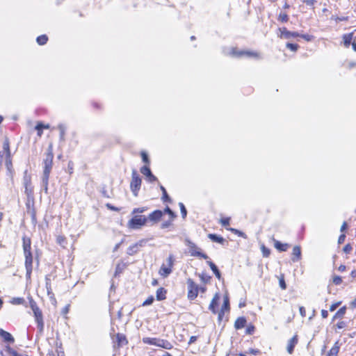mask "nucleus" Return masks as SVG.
I'll list each match as a JSON object with an SVG mask.
<instances>
[{"instance_id":"f257e3e1","label":"nucleus","mask_w":356,"mask_h":356,"mask_svg":"<svg viewBox=\"0 0 356 356\" xmlns=\"http://www.w3.org/2000/svg\"><path fill=\"white\" fill-rule=\"evenodd\" d=\"M53 167L52 157H47L43 161V174L42 177V183L44 190L46 193L48 191L49 175Z\"/></svg>"},{"instance_id":"f03ea898","label":"nucleus","mask_w":356,"mask_h":356,"mask_svg":"<svg viewBox=\"0 0 356 356\" xmlns=\"http://www.w3.org/2000/svg\"><path fill=\"white\" fill-rule=\"evenodd\" d=\"M147 218L145 216L134 215V216L129 220L128 227L132 229H138L141 227L146 225Z\"/></svg>"},{"instance_id":"7ed1b4c3","label":"nucleus","mask_w":356,"mask_h":356,"mask_svg":"<svg viewBox=\"0 0 356 356\" xmlns=\"http://www.w3.org/2000/svg\"><path fill=\"white\" fill-rule=\"evenodd\" d=\"M141 182V179L139 175L137 173V171L136 170H133L131 181L130 183V188L135 197L138 196V191L140 189Z\"/></svg>"},{"instance_id":"20e7f679","label":"nucleus","mask_w":356,"mask_h":356,"mask_svg":"<svg viewBox=\"0 0 356 356\" xmlns=\"http://www.w3.org/2000/svg\"><path fill=\"white\" fill-rule=\"evenodd\" d=\"M187 285H188V298L189 300H193L197 296L198 291H199V286L191 278L188 279Z\"/></svg>"},{"instance_id":"39448f33","label":"nucleus","mask_w":356,"mask_h":356,"mask_svg":"<svg viewBox=\"0 0 356 356\" xmlns=\"http://www.w3.org/2000/svg\"><path fill=\"white\" fill-rule=\"evenodd\" d=\"M188 243L189 252L191 256L198 257L204 259H207L209 258L206 254L200 251V249L194 243L191 241H188Z\"/></svg>"},{"instance_id":"423d86ee","label":"nucleus","mask_w":356,"mask_h":356,"mask_svg":"<svg viewBox=\"0 0 356 356\" xmlns=\"http://www.w3.org/2000/svg\"><path fill=\"white\" fill-rule=\"evenodd\" d=\"M25 257L26 277L30 278L33 270V256L31 252L24 254Z\"/></svg>"},{"instance_id":"0eeeda50","label":"nucleus","mask_w":356,"mask_h":356,"mask_svg":"<svg viewBox=\"0 0 356 356\" xmlns=\"http://www.w3.org/2000/svg\"><path fill=\"white\" fill-rule=\"evenodd\" d=\"M35 317V321L37 323V327L38 330V332L41 334L44 331V321H43V315L42 311L38 312H35L33 314Z\"/></svg>"},{"instance_id":"6e6552de","label":"nucleus","mask_w":356,"mask_h":356,"mask_svg":"<svg viewBox=\"0 0 356 356\" xmlns=\"http://www.w3.org/2000/svg\"><path fill=\"white\" fill-rule=\"evenodd\" d=\"M233 55L241 57V56H246V57H254L258 58L259 54L257 52L251 51H238L236 49L232 50Z\"/></svg>"},{"instance_id":"1a4fd4ad","label":"nucleus","mask_w":356,"mask_h":356,"mask_svg":"<svg viewBox=\"0 0 356 356\" xmlns=\"http://www.w3.org/2000/svg\"><path fill=\"white\" fill-rule=\"evenodd\" d=\"M279 31L280 32V38H284L286 39H290L291 38H296L300 36V34L298 32H292L289 31L286 29V28H280Z\"/></svg>"},{"instance_id":"9d476101","label":"nucleus","mask_w":356,"mask_h":356,"mask_svg":"<svg viewBox=\"0 0 356 356\" xmlns=\"http://www.w3.org/2000/svg\"><path fill=\"white\" fill-rule=\"evenodd\" d=\"M163 213V212L161 210H155L147 218V220H149L152 222H156L161 218Z\"/></svg>"},{"instance_id":"9b49d317","label":"nucleus","mask_w":356,"mask_h":356,"mask_svg":"<svg viewBox=\"0 0 356 356\" xmlns=\"http://www.w3.org/2000/svg\"><path fill=\"white\" fill-rule=\"evenodd\" d=\"M144 241H140L139 242L131 245L127 249V254L129 255H134L137 253L139 250V247H142L143 245Z\"/></svg>"},{"instance_id":"f8f14e48","label":"nucleus","mask_w":356,"mask_h":356,"mask_svg":"<svg viewBox=\"0 0 356 356\" xmlns=\"http://www.w3.org/2000/svg\"><path fill=\"white\" fill-rule=\"evenodd\" d=\"M220 299V296L218 293H216L209 306V309L212 312L213 314H216L217 313L216 308L218 305V300Z\"/></svg>"},{"instance_id":"ddd939ff","label":"nucleus","mask_w":356,"mask_h":356,"mask_svg":"<svg viewBox=\"0 0 356 356\" xmlns=\"http://www.w3.org/2000/svg\"><path fill=\"white\" fill-rule=\"evenodd\" d=\"M301 259V249L298 245H296L293 248L291 260L293 262L298 261Z\"/></svg>"},{"instance_id":"4468645a","label":"nucleus","mask_w":356,"mask_h":356,"mask_svg":"<svg viewBox=\"0 0 356 356\" xmlns=\"http://www.w3.org/2000/svg\"><path fill=\"white\" fill-rule=\"evenodd\" d=\"M298 336L295 335L293 336L288 343L287 346V351L289 354H291L293 352V349L296 346V345L298 343Z\"/></svg>"},{"instance_id":"2eb2a0df","label":"nucleus","mask_w":356,"mask_h":356,"mask_svg":"<svg viewBox=\"0 0 356 356\" xmlns=\"http://www.w3.org/2000/svg\"><path fill=\"white\" fill-rule=\"evenodd\" d=\"M2 149V151H0V156H11L9 142L8 139H6L3 143Z\"/></svg>"},{"instance_id":"dca6fc26","label":"nucleus","mask_w":356,"mask_h":356,"mask_svg":"<svg viewBox=\"0 0 356 356\" xmlns=\"http://www.w3.org/2000/svg\"><path fill=\"white\" fill-rule=\"evenodd\" d=\"M0 336L6 342L13 343L15 341L13 337L9 332L3 330V329H0Z\"/></svg>"},{"instance_id":"f3484780","label":"nucleus","mask_w":356,"mask_h":356,"mask_svg":"<svg viewBox=\"0 0 356 356\" xmlns=\"http://www.w3.org/2000/svg\"><path fill=\"white\" fill-rule=\"evenodd\" d=\"M22 241H23V250H24V254H26V253H28V252H31V239L26 236H24L22 238Z\"/></svg>"},{"instance_id":"a211bd4d","label":"nucleus","mask_w":356,"mask_h":356,"mask_svg":"<svg viewBox=\"0 0 356 356\" xmlns=\"http://www.w3.org/2000/svg\"><path fill=\"white\" fill-rule=\"evenodd\" d=\"M172 273V268L167 266L165 264H163L159 270V274L163 277H167Z\"/></svg>"},{"instance_id":"6ab92c4d","label":"nucleus","mask_w":356,"mask_h":356,"mask_svg":"<svg viewBox=\"0 0 356 356\" xmlns=\"http://www.w3.org/2000/svg\"><path fill=\"white\" fill-rule=\"evenodd\" d=\"M246 322L245 317H238L234 323V327L236 330L241 329L245 326Z\"/></svg>"},{"instance_id":"aec40b11","label":"nucleus","mask_w":356,"mask_h":356,"mask_svg":"<svg viewBox=\"0 0 356 356\" xmlns=\"http://www.w3.org/2000/svg\"><path fill=\"white\" fill-rule=\"evenodd\" d=\"M166 293L167 291L163 288H159L156 293V300H163L166 298Z\"/></svg>"},{"instance_id":"412c9836","label":"nucleus","mask_w":356,"mask_h":356,"mask_svg":"<svg viewBox=\"0 0 356 356\" xmlns=\"http://www.w3.org/2000/svg\"><path fill=\"white\" fill-rule=\"evenodd\" d=\"M275 248L281 252H285L287 250L289 245L288 243H282L280 241L275 240Z\"/></svg>"},{"instance_id":"4be33fe9","label":"nucleus","mask_w":356,"mask_h":356,"mask_svg":"<svg viewBox=\"0 0 356 356\" xmlns=\"http://www.w3.org/2000/svg\"><path fill=\"white\" fill-rule=\"evenodd\" d=\"M208 238H210L212 241L220 244H223L224 242L225 241L224 238L215 234H209Z\"/></svg>"},{"instance_id":"5701e85b","label":"nucleus","mask_w":356,"mask_h":356,"mask_svg":"<svg viewBox=\"0 0 356 356\" xmlns=\"http://www.w3.org/2000/svg\"><path fill=\"white\" fill-rule=\"evenodd\" d=\"M207 263L210 266L211 269L212 270L216 277L218 280H220L221 278V275L216 264L213 263L211 261H207Z\"/></svg>"},{"instance_id":"b1692460","label":"nucleus","mask_w":356,"mask_h":356,"mask_svg":"<svg viewBox=\"0 0 356 356\" xmlns=\"http://www.w3.org/2000/svg\"><path fill=\"white\" fill-rule=\"evenodd\" d=\"M346 306L342 307L341 308H340L337 312V313L334 314V316H333L332 321H334V320H336L337 318H342L344 316V314H346Z\"/></svg>"},{"instance_id":"393cba45","label":"nucleus","mask_w":356,"mask_h":356,"mask_svg":"<svg viewBox=\"0 0 356 356\" xmlns=\"http://www.w3.org/2000/svg\"><path fill=\"white\" fill-rule=\"evenodd\" d=\"M159 342V347L163 348L167 350H170L172 348L171 343L167 340L160 339Z\"/></svg>"},{"instance_id":"a878e982","label":"nucleus","mask_w":356,"mask_h":356,"mask_svg":"<svg viewBox=\"0 0 356 356\" xmlns=\"http://www.w3.org/2000/svg\"><path fill=\"white\" fill-rule=\"evenodd\" d=\"M58 129L60 132V140H65V134L66 131V127L63 124H60L58 125Z\"/></svg>"},{"instance_id":"bb28decb","label":"nucleus","mask_w":356,"mask_h":356,"mask_svg":"<svg viewBox=\"0 0 356 356\" xmlns=\"http://www.w3.org/2000/svg\"><path fill=\"white\" fill-rule=\"evenodd\" d=\"M160 339L157 338H145L143 339V341L145 343L150 344V345H154L156 346H159V342Z\"/></svg>"},{"instance_id":"cd10ccee","label":"nucleus","mask_w":356,"mask_h":356,"mask_svg":"<svg viewBox=\"0 0 356 356\" xmlns=\"http://www.w3.org/2000/svg\"><path fill=\"white\" fill-rule=\"evenodd\" d=\"M339 350V341H337L328 353V356L337 355Z\"/></svg>"},{"instance_id":"c85d7f7f","label":"nucleus","mask_w":356,"mask_h":356,"mask_svg":"<svg viewBox=\"0 0 356 356\" xmlns=\"http://www.w3.org/2000/svg\"><path fill=\"white\" fill-rule=\"evenodd\" d=\"M343 39L344 45L346 47H348L350 46V44H351V41L353 39V33L344 35L343 37Z\"/></svg>"},{"instance_id":"c756f323","label":"nucleus","mask_w":356,"mask_h":356,"mask_svg":"<svg viewBox=\"0 0 356 356\" xmlns=\"http://www.w3.org/2000/svg\"><path fill=\"white\" fill-rule=\"evenodd\" d=\"M160 188L163 193V197H162L163 201L171 202V199L169 197V195H168L165 188L162 185L160 186Z\"/></svg>"},{"instance_id":"7c9ffc66","label":"nucleus","mask_w":356,"mask_h":356,"mask_svg":"<svg viewBox=\"0 0 356 356\" xmlns=\"http://www.w3.org/2000/svg\"><path fill=\"white\" fill-rule=\"evenodd\" d=\"M48 40V38L46 35H42L37 38L36 41L38 44L43 45L47 43Z\"/></svg>"},{"instance_id":"2f4dec72","label":"nucleus","mask_w":356,"mask_h":356,"mask_svg":"<svg viewBox=\"0 0 356 356\" xmlns=\"http://www.w3.org/2000/svg\"><path fill=\"white\" fill-rule=\"evenodd\" d=\"M117 340L119 346H122L124 344H126L127 343V341L126 339V337L120 334H117Z\"/></svg>"},{"instance_id":"473e14b6","label":"nucleus","mask_w":356,"mask_h":356,"mask_svg":"<svg viewBox=\"0 0 356 356\" xmlns=\"http://www.w3.org/2000/svg\"><path fill=\"white\" fill-rule=\"evenodd\" d=\"M221 309L222 310H229V300L227 296H224L223 305L222 306Z\"/></svg>"},{"instance_id":"72a5a7b5","label":"nucleus","mask_w":356,"mask_h":356,"mask_svg":"<svg viewBox=\"0 0 356 356\" xmlns=\"http://www.w3.org/2000/svg\"><path fill=\"white\" fill-rule=\"evenodd\" d=\"M140 172L146 177H149L152 172L147 165H144L140 168Z\"/></svg>"},{"instance_id":"f704fd0d","label":"nucleus","mask_w":356,"mask_h":356,"mask_svg":"<svg viewBox=\"0 0 356 356\" xmlns=\"http://www.w3.org/2000/svg\"><path fill=\"white\" fill-rule=\"evenodd\" d=\"M11 303L13 305H24L25 300L23 298H14L12 299Z\"/></svg>"},{"instance_id":"c9c22d12","label":"nucleus","mask_w":356,"mask_h":356,"mask_svg":"<svg viewBox=\"0 0 356 356\" xmlns=\"http://www.w3.org/2000/svg\"><path fill=\"white\" fill-rule=\"evenodd\" d=\"M147 208L145 207H139V208H134L131 212L132 215H137L138 213H142L147 211Z\"/></svg>"},{"instance_id":"e433bc0d","label":"nucleus","mask_w":356,"mask_h":356,"mask_svg":"<svg viewBox=\"0 0 356 356\" xmlns=\"http://www.w3.org/2000/svg\"><path fill=\"white\" fill-rule=\"evenodd\" d=\"M6 352L9 353L11 356H24V355L19 354L16 350H15L10 346H8L6 348Z\"/></svg>"},{"instance_id":"4c0bfd02","label":"nucleus","mask_w":356,"mask_h":356,"mask_svg":"<svg viewBox=\"0 0 356 356\" xmlns=\"http://www.w3.org/2000/svg\"><path fill=\"white\" fill-rule=\"evenodd\" d=\"M200 278L202 282L207 284L210 282L211 277L205 273H202L200 275Z\"/></svg>"},{"instance_id":"58836bf2","label":"nucleus","mask_w":356,"mask_h":356,"mask_svg":"<svg viewBox=\"0 0 356 356\" xmlns=\"http://www.w3.org/2000/svg\"><path fill=\"white\" fill-rule=\"evenodd\" d=\"M175 258L172 254H170L168 258L166 260L167 264H165L167 266L170 267V268H172V266L174 265Z\"/></svg>"},{"instance_id":"ea45409f","label":"nucleus","mask_w":356,"mask_h":356,"mask_svg":"<svg viewBox=\"0 0 356 356\" xmlns=\"http://www.w3.org/2000/svg\"><path fill=\"white\" fill-rule=\"evenodd\" d=\"M179 206L180 207V210H181V213L182 218H185L186 215H187L186 209L184 204L182 202H179Z\"/></svg>"},{"instance_id":"a19ab883","label":"nucleus","mask_w":356,"mask_h":356,"mask_svg":"<svg viewBox=\"0 0 356 356\" xmlns=\"http://www.w3.org/2000/svg\"><path fill=\"white\" fill-rule=\"evenodd\" d=\"M278 19L282 22H286L289 20V16L286 13H281L279 15Z\"/></svg>"},{"instance_id":"79ce46f5","label":"nucleus","mask_w":356,"mask_h":356,"mask_svg":"<svg viewBox=\"0 0 356 356\" xmlns=\"http://www.w3.org/2000/svg\"><path fill=\"white\" fill-rule=\"evenodd\" d=\"M50 126L49 124H44L42 122H38L35 127V129H39L40 128L44 129H49Z\"/></svg>"},{"instance_id":"37998d69","label":"nucleus","mask_w":356,"mask_h":356,"mask_svg":"<svg viewBox=\"0 0 356 356\" xmlns=\"http://www.w3.org/2000/svg\"><path fill=\"white\" fill-rule=\"evenodd\" d=\"M163 213H168L170 215V216L172 220H173L176 217L175 213L168 207H167L164 209Z\"/></svg>"},{"instance_id":"c03bdc74","label":"nucleus","mask_w":356,"mask_h":356,"mask_svg":"<svg viewBox=\"0 0 356 356\" xmlns=\"http://www.w3.org/2000/svg\"><path fill=\"white\" fill-rule=\"evenodd\" d=\"M286 47L292 51H296L298 48V45L296 44L287 43Z\"/></svg>"},{"instance_id":"a18cd8bd","label":"nucleus","mask_w":356,"mask_h":356,"mask_svg":"<svg viewBox=\"0 0 356 356\" xmlns=\"http://www.w3.org/2000/svg\"><path fill=\"white\" fill-rule=\"evenodd\" d=\"M332 282L335 285H339L342 282V278L340 276H334Z\"/></svg>"},{"instance_id":"49530a36","label":"nucleus","mask_w":356,"mask_h":356,"mask_svg":"<svg viewBox=\"0 0 356 356\" xmlns=\"http://www.w3.org/2000/svg\"><path fill=\"white\" fill-rule=\"evenodd\" d=\"M229 230L232 232L238 235L239 236H242L243 238H245V234L243 232H241V231H239V230H238L236 229H234V228H231V229H229Z\"/></svg>"},{"instance_id":"de8ad7c7","label":"nucleus","mask_w":356,"mask_h":356,"mask_svg":"<svg viewBox=\"0 0 356 356\" xmlns=\"http://www.w3.org/2000/svg\"><path fill=\"white\" fill-rule=\"evenodd\" d=\"M154 297L153 296H149L146 300H145L143 303V306H147V305H150L152 304V302H154Z\"/></svg>"},{"instance_id":"09e8293b","label":"nucleus","mask_w":356,"mask_h":356,"mask_svg":"<svg viewBox=\"0 0 356 356\" xmlns=\"http://www.w3.org/2000/svg\"><path fill=\"white\" fill-rule=\"evenodd\" d=\"M261 250L263 253V256L265 257H268L270 253V251L268 248H266L264 245L261 247Z\"/></svg>"},{"instance_id":"8fccbe9b","label":"nucleus","mask_w":356,"mask_h":356,"mask_svg":"<svg viewBox=\"0 0 356 356\" xmlns=\"http://www.w3.org/2000/svg\"><path fill=\"white\" fill-rule=\"evenodd\" d=\"M230 219L229 218H222L220 219V223L222 226L226 227L229 225Z\"/></svg>"},{"instance_id":"3c124183","label":"nucleus","mask_w":356,"mask_h":356,"mask_svg":"<svg viewBox=\"0 0 356 356\" xmlns=\"http://www.w3.org/2000/svg\"><path fill=\"white\" fill-rule=\"evenodd\" d=\"M352 246L350 245V244H346L344 247H343V252L346 254H349L351 251H352Z\"/></svg>"},{"instance_id":"603ef678","label":"nucleus","mask_w":356,"mask_h":356,"mask_svg":"<svg viewBox=\"0 0 356 356\" xmlns=\"http://www.w3.org/2000/svg\"><path fill=\"white\" fill-rule=\"evenodd\" d=\"M247 353L257 355H259L260 353V350L259 349L250 348L248 350Z\"/></svg>"},{"instance_id":"864d4df0","label":"nucleus","mask_w":356,"mask_h":356,"mask_svg":"<svg viewBox=\"0 0 356 356\" xmlns=\"http://www.w3.org/2000/svg\"><path fill=\"white\" fill-rule=\"evenodd\" d=\"M302 1L305 3H306L309 6L313 7L315 3L316 2V0H302Z\"/></svg>"},{"instance_id":"5fc2aeb1","label":"nucleus","mask_w":356,"mask_h":356,"mask_svg":"<svg viewBox=\"0 0 356 356\" xmlns=\"http://www.w3.org/2000/svg\"><path fill=\"white\" fill-rule=\"evenodd\" d=\"M106 207L108 209H110V210H111V211H120V208L116 207H114V206H113L112 204H109V203L106 204Z\"/></svg>"},{"instance_id":"6e6d98bb","label":"nucleus","mask_w":356,"mask_h":356,"mask_svg":"<svg viewBox=\"0 0 356 356\" xmlns=\"http://www.w3.org/2000/svg\"><path fill=\"white\" fill-rule=\"evenodd\" d=\"M280 286L281 287L282 289H286V283H285V281L284 280V277H282L280 279Z\"/></svg>"},{"instance_id":"4d7b16f0","label":"nucleus","mask_w":356,"mask_h":356,"mask_svg":"<svg viewBox=\"0 0 356 356\" xmlns=\"http://www.w3.org/2000/svg\"><path fill=\"white\" fill-rule=\"evenodd\" d=\"M6 165L8 170H10V168L12 167V161L10 159V157H7V159L6 160Z\"/></svg>"},{"instance_id":"13d9d810","label":"nucleus","mask_w":356,"mask_h":356,"mask_svg":"<svg viewBox=\"0 0 356 356\" xmlns=\"http://www.w3.org/2000/svg\"><path fill=\"white\" fill-rule=\"evenodd\" d=\"M341 302H337L336 303L332 304L330 307V311H331V312L334 311L341 305Z\"/></svg>"},{"instance_id":"bf43d9fd","label":"nucleus","mask_w":356,"mask_h":356,"mask_svg":"<svg viewBox=\"0 0 356 356\" xmlns=\"http://www.w3.org/2000/svg\"><path fill=\"white\" fill-rule=\"evenodd\" d=\"M299 37H301L302 38L305 39L307 41H311L312 39V36L308 34H300Z\"/></svg>"},{"instance_id":"052dcab7","label":"nucleus","mask_w":356,"mask_h":356,"mask_svg":"<svg viewBox=\"0 0 356 356\" xmlns=\"http://www.w3.org/2000/svg\"><path fill=\"white\" fill-rule=\"evenodd\" d=\"M56 240L58 244L63 245L65 241V238L63 236H58Z\"/></svg>"},{"instance_id":"680f3d73","label":"nucleus","mask_w":356,"mask_h":356,"mask_svg":"<svg viewBox=\"0 0 356 356\" xmlns=\"http://www.w3.org/2000/svg\"><path fill=\"white\" fill-rule=\"evenodd\" d=\"M170 225H171V220H168V221L163 222L161 224V227L162 229H165V228H168V227H170Z\"/></svg>"},{"instance_id":"e2e57ef3","label":"nucleus","mask_w":356,"mask_h":356,"mask_svg":"<svg viewBox=\"0 0 356 356\" xmlns=\"http://www.w3.org/2000/svg\"><path fill=\"white\" fill-rule=\"evenodd\" d=\"M346 326V322H344V321H339V323H337V328H339V329H343V328H344Z\"/></svg>"},{"instance_id":"0e129e2a","label":"nucleus","mask_w":356,"mask_h":356,"mask_svg":"<svg viewBox=\"0 0 356 356\" xmlns=\"http://www.w3.org/2000/svg\"><path fill=\"white\" fill-rule=\"evenodd\" d=\"M225 314V310L220 309L218 313V318L219 321H221Z\"/></svg>"},{"instance_id":"69168bd1","label":"nucleus","mask_w":356,"mask_h":356,"mask_svg":"<svg viewBox=\"0 0 356 356\" xmlns=\"http://www.w3.org/2000/svg\"><path fill=\"white\" fill-rule=\"evenodd\" d=\"M67 168H68V172L70 174H72L73 172V169H74V164L72 161L69 162Z\"/></svg>"},{"instance_id":"338daca9","label":"nucleus","mask_w":356,"mask_h":356,"mask_svg":"<svg viewBox=\"0 0 356 356\" xmlns=\"http://www.w3.org/2000/svg\"><path fill=\"white\" fill-rule=\"evenodd\" d=\"M29 306H30V307H34L35 305H37V303L32 298V297H29Z\"/></svg>"},{"instance_id":"774afa93","label":"nucleus","mask_w":356,"mask_h":356,"mask_svg":"<svg viewBox=\"0 0 356 356\" xmlns=\"http://www.w3.org/2000/svg\"><path fill=\"white\" fill-rule=\"evenodd\" d=\"M254 326H252V325L249 326L246 329V333L249 334H251L254 332Z\"/></svg>"}]
</instances>
